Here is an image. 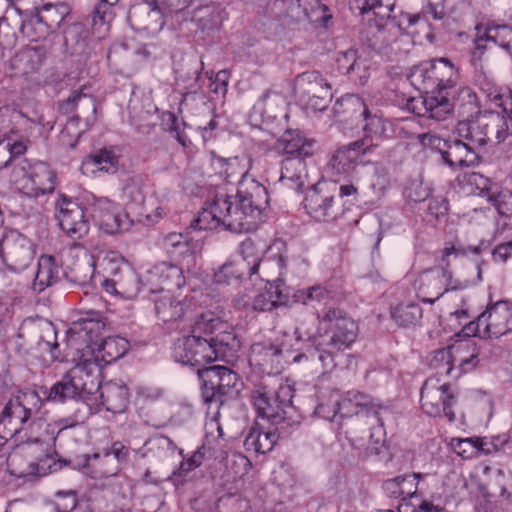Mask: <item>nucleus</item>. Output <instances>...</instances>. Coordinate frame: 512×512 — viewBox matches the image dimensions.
Returning <instances> with one entry per match:
<instances>
[{"label":"nucleus","instance_id":"f257e3e1","mask_svg":"<svg viewBox=\"0 0 512 512\" xmlns=\"http://www.w3.org/2000/svg\"><path fill=\"white\" fill-rule=\"evenodd\" d=\"M221 173L227 182L238 180L235 196L217 191L207 200L191 227L200 230L222 228L233 233L256 229L262 212L269 204L267 189L248 176L251 160L239 157L218 160Z\"/></svg>","mask_w":512,"mask_h":512},{"label":"nucleus","instance_id":"f03ea898","mask_svg":"<svg viewBox=\"0 0 512 512\" xmlns=\"http://www.w3.org/2000/svg\"><path fill=\"white\" fill-rule=\"evenodd\" d=\"M48 399L54 402L78 399L90 408L97 406L100 399L107 411L122 413L129 403V391L123 383L108 382L101 385L96 365L85 361L71 368L51 387Z\"/></svg>","mask_w":512,"mask_h":512},{"label":"nucleus","instance_id":"7ed1b4c3","mask_svg":"<svg viewBox=\"0 0 512 512\" xmlns=\"http://www.w3.org/2000/svg\"><path fill=\"white\" fill-rule=\"evenodd\" d=\"M411 85L422 96L413 105L420 117L443 119L450 111V90L459 80V72L446 58L422 62L414 66L408 76Z\"/></svg>","mask_w":512,"mask_h":512},{"label":"nucleus","instance_id":"20e7f679","mask_svg":"<svg viewBox=\"0 0 512 512\" xmlns=\"http://www.w3.org/2000/svg\"><path fill=\"white\" fill-rule=\"evenodd\" d=\"M42 401L35 391L20 392L10 398L0 414V438L4 441L16 437L20 442L46 441V422L38 417Z\"/></svg>","mask_w":512,"mask_h":512},{"label":"nucleus","instance_id":"39448f33","mask_svg":"<svg viewBox=\"0 0 512 512\" xmlns=\"http://www.w3.org/2000/svg\"><path fill=\"white\" fill-rule=\"evenodd\" d=\"M104 326L102 321L92 318L74 322L67 332V347L70 352L83 355L85 351L97 350L107 364L123 357L129 349V342L118 336L102 339Z\"/></svg>","mask_w":512,"mask_h":512},{"label":"nucleus","instance_id":"423d86ee","mask_svg":"<svg viewBox=\"0 0 512 512\" xmlns=\"http://www.w3.org/2000/svg\"><path fill=\"white\" fill-rule=\"evenodd\" d=\"M317 332L313 342L328 346L332 351H344L351 347L358 336V324L345 311L330 307L317 314Z\"/></svg>","mask_w":512,"mask_h":512},{"label":"nucleus","instance_id":"0eeeda50","mask_svg":"<svg viewBox=\"0 0 512 512\" xmlns=\"http://www.w3.org/2000/svg\"><path fill=\"white\" fill-rule=\"evenodd\" d=\"M140 284L150 293H165L184 286L185 278L180 267L168 262H161L147 270L141 278L130 272L119 282L123 293L129 298L136 296L141 291Z\"/></svg>","mask_w":512,"mask_h":512},{"label":"nucleus","instance_id":"6e6552de","mask_svg":"<svg viewBox=\"0 0 512 512\" xmlns=\"http://www.w3.org/2000/svg\"><path fill=\"white\" fill-rule=\"evenodd\" d=\"M395 0H351L353 9L361 15H368L367 25L360 32V39L374 51H381L388 45L385 29L390 30L389 18Z\"/></svg>","mask_w":512,"mask_h":512},{"label":"nucleus","instance_id":"1a4fd4ad","mask_svg":"<svg viewBox=\"0 0 512 512\" xmlns=\"http://www.w3.org/2000/svg\"><path fill=\"white\" fill-rule=\"evenodd\" d=\"M10 182L27 196L38 198L54 192L56 173L45 162L22 159L14 164Z\"/></svg>","mask_w":512,"mask_h":512},{"label":"nucleus","instance_id":"9d476101","mask_svg":"<svg viewBox=\"0 0 512 512\" xmlns=\"http://www.w3.org/2000/svg\"><path fill=\"white\" fill-rule=\"evenodd\" d=\"M197 373L202 381V398L206 404L219 407L226 398L236 397L243 386L238 374L226 366L198 368Z\"/></svg>","mask_w":512,"mask_h":512},{"label":"nucleus","instance_id":"9b49d317","mask_svg":"<svg viewBox=\"0 0 512 512\" xmlns=\"http://www.w3.org/2000/svg\"><path fill=\"white\" fill-rule=\"evenodd\" d=\"M337 113L353 114L358 113L363 117L365 122L363 126L364 137L361 140L366 141L367 151L371 146H377L380 141L385 139L388 135L389 122L383 115L375 110L369 109L360 97L347 94L337 100L335 104Z\"/></svg>","mask_w":512,"mask_h":512},{"label":"nucleus","instance_id":"f8f14e48","mask_svg":"<svg viewBox=\"0 0 512 512\" xmlns=\"http://www.w3.org/2000/svg\"><path fill=\"white\" fill-rule=\"evenodd\" d=\"M292 397V390L287 385H281L275 391L266 385L259 386L251 393L257 417L276 426L284 424L291 409Z\"/></svg>","mask_w":512,"mask_h":512},{"label":"nucleus","instance_id":"ddd939ff","mask_svg":"<svg viewBox=\"0 0 512 512\" xmlns=\"http://www.w3.org/2000/svg\"><path fill=\"white\" fill-rule=\"evenodd\" d=\"M421 408L431 417H445L455 420L453 407L457 403L456 390L448 383H440L438 378L427 379L421 388Z\"/></svg>","mask_w":512,"mask_h":512},{"label":"nucleus","instance_id":"4468645a","mask_svg":"<svg viewBox=\"0 0 512 512\" xmlns=\"http://www.w3.org/2000/svg\"><path fill=\"white\" fill-rule=\"evenodd\" d=\"M69 12V7L64 3L45 4L36 16L22 21L19 30L31 41H39L50 31L59 28Z\"/></svg>","mask_w":512,"mask_h":512},{"label":"nucleus","instance_id":"2eb2a0df","mask_svg":"<svg viewBox=\"0 0 512 512\" xmlns=\"http://www.w3.org/2000/svg\"><path fill=\"white\" fill-rule=\"evenodd\" d=\"M512 331V303L501 300L491 304L476 320V334L499 338Z\"/></svg>","mask_w":512,"mask_h":512},{"label":"nucleus","instance_id":"dca6fc26","mask_svg":"<svg viewBox=\"0 0 512 512\" xmlns=\"http://www.w3.org/2000/svg\"><path fill=\"white\" fill-rule=\"evenodd\" d=\"M210 337L189 334L177 340L173 358L184 365L203 366L215 361Z\"/></svg>","mask_w":512,"mask_h":512},{"label":"nucleus","instance_id":"f3484780","mask_svg":"<svg viewBox=\"0 0 512 512\" xmlns=\"http://www.w3.org/2000/svg\"><path fill=\"white\" fill-rule=\"evenodd\" d=\"M56 218L60 228L71 238L80 239L89 231V219L77 201L60 195L55 202Z\"/></svg>","mask_w":512,"mask_h":512},{"label":"nucleus","instance_id":"a211bd4d","mask_svg":"<svg viewBox=\"0 0 512 512\" xmlns=\"http://www.w3.org/2000/svg\"><path fill=\"white\" fill-rule=\"evenodd\" d=\"M30 354L38 358L45 366H49L60 358L57 332L51 322L36 324L30 334Z\"/></svg>","mask_w":512,"mask_h":512},{"label":"nucleus","instance_id":"6ab92c4d","mask_svg":"<svg viewBox=\"0 0 512 512\" xmlns=\"http://www.w3.org/2000/svg\"><path fill=\"white\" fill-rule=\"evenodd\" d=\"M342 417H350L356 415L358 417H366L370 420L371 426L375 429L370 434L373 439L375 434L382 433V420L379 416L381 406L373 401V399L361 392H348L347 396L341 398Z\"/></svg>","mask_w":512,"mask_h":512},{"label":"nucleus","instance_id":"aec40b11","mask_svg":"<svg viewBox=\"0 0 512 512\" xmlns=\"http://www.w3.org/2000/svg\"><path fill=\"white\" fill-rule=\"evenodd\" d=\"M59 110L63 114L76 113L66 123V130L76 126L82 118L86 128L92 126L96 120L97 102L96 99L82 90H75L69 98L59 105Z\"/></svg>","mask_w":512,"mask_h":512},{"label":"nucleus","instance_id":"412c9836","mask_svg":"<svg viewBox=\"0 0 512 512\" xmlns=\"http://www.w3.org/2000/svg\"><path fill=\"white\" fill-rule=\"evenodd\" d=\"M365 145V140H357L338 148L328 163L332 176L350 175L356 168L360 157L367 152Z\"/></svg>","mask_w":512,"mask_h":512},{"label":"nucleus","instance_id":"4be33fe9","mask_svg":"<svg viewBox=\"0 0 512 512\" xmlns=\"http://www.w3.org/2000/svg\"><path fill=\"white\" fill-rule=\"evenodd\" d=\"M451 277L447 269L433 268L423 271L418 279V294L423 303L434 304L445 292L448 279Z\"/></svg>","mask_w":512,"mask_h":512},{"label":"nucleus","instance_id":"5701e85b","mask_svg":"<svg viewBox=\"0 0 512 512\" xmlns=\"http://www.w3.org/2000/svg\"><path fill=\"white\" fill-rule=\"evenodd\" d=\"M294 91L301 100L315 97L326 100L332 99V88L327 79L319 71H306L294 80Z\"/></svg>","mask_w":512,"mask_h":512},{"label":"nucleus","instance_id":"b1692460","mask_svg":"<svg viewBox=\"0 0 512 512\" xmlns=\"http://www.w3.org/2000/svg\"><path fill=\"white\" fill-rule=\"evenodd\" d=\"M127 19L134 30L152 34L159 32L165 24L161 10L149 3L133 5L128 11Z\"/></svg>","mask_w":512,"mask_h":512},{"label":"nucleus","instance_id":"393cba45","mask_svg":"<svg viewBox=\"0 0 512 512\" xmlns=\"http://www.w3.org/2000/svg\"><path fill=\"white\" fill-rule=\"evenodd\" d=\"M334 195L322 192L320 189L310 191L304 200L307 213L319 222H330L338 215V208L334 204Z\"/></svg>","mask_w":512,"mask_h":512},{"label":"nucleus","instance_id":"a878e982","mask_svg":"<svg viewBox=\"0 0 512 512\" xmlns=\"http://www.w3.org/2000/svg\"><path fill=\"white\" fill-rule=\"evenodd\" d=\"M288 303L289 296L285 284L279 280L268 281L264 289L259 291L251 301V309L257 312H267L280 306H286Z\"/></svg>","mask_w":512,"mask_h":512},{"label":"nucleus","instance_id":"bb28decb","mask_svg":"<svg viewBox=\"0 0 512 512\" xmlns=\"http://www.w3.org/2000/svg\"><path fill=\"white\" fill-rule=\"evenodd\" d=\"M450 351L456 366L455 371H457L454 377L472 371L480 362L481 348L474 340L469 339L453 344L450 346Z\"/></svg>","mask_w":512,"mask_h":512},{"label":"nucleus","instance_id":"cd10ccee","mask_svg":"<svg viewBox=\"0 0 512 512\" xmlns=\"http://www.w3.org/2000/svg\"><path fill=\"white\" fill-rule=\"evenodd\" d=\"M314 141L307 140L300 132L287 130L273 145V150L285 157L311 156L313 154Z\"/></svg>","mask_w":512,"mask_h":512},{"label":"nucleus","instance_id":"c85d7f7f","mask_svg":"<svg viewBox=\"0 0 512 512\" xmlns=\"http://www.w3.org/2000/svg\"><path fill=\"white\" fill-rule=\"evenodd\" d=\"M281 354V349L272 343H255L251 346L249 361L268 374L275 373L280 369Z\"/></svg>","mask_w":512,"mask_h":512},{"label":"nucleus","instance_id":"c756f323","mask_svg":"<svg viewBox=\"0 0 512 512\" xmlns=\"http://www.w3.org/2000/svg\"><path fill=\"white\" fill-rule=\"evenodd\" d=\"M442 160L451 168L469 167L477 162L478 154L471 144L458 138L449 142Z\"/></svg>","mask_w":512,"mask_h":512},{"label":"nucleus","instance_id":"7c9ffc66","mask_svg":"<svg viewBox=\"0 0 512 512\" xmlns=\"http://www.w3.org/2000/svg\"><path fill=\"white\" fill-rule=\"evenodd\" d=\"M307 156H288L282 160L280 182L290 188L300 191L306 181V163Z\"/></svg>","mask_w":512,"mask_h":512},{"label":"nucleus","instance_id":"2f4dec72","mask_svg":"<svg viewBox=\"0 0 512 512\" xmlns=\"http://www.w3.org/2000/svg\"><path fill=\"white\" fill-rule=\"evenodd\" d=\"M61 269L56 264L55 258L50 255H42L38 260V268L32 283V289L36 293L43 292L60 280Z\"/></svg>","mask_w":512,"mask_h":512},{"label":"nucleus","instance_id":"473e14b6","mask_svg":"<svg viewBox=\"0 0 512 512\" xmlns=\"http://www.w3.org/2000/svg\"><path fill=\"white\" fill-rule=\"evenodd\" d=\"M277 439L275 430L265 429L262 424L256 422L244 440V447L247 451L265 454L273 449Z\"/></svg>","mask_w":512,"mask_h":512},{"label":"nucleus","instance_id":"72a5a7b5","mask_svg":"<svg viewBox=\"0 0 512 512\" xmlns=\"http://www.w3.org/2000/svg\"><path fill=\"white\" fill-rule=\"evenodd\" d=\"M451 109L449 113L440 121L448 119L454 111H457L459 117L464 119L480 113L477 95L470 87H461L453 95V101L450 100Z\"/></svg>","mask_w":512,"mask_h":512},{"label":"nucleus","instance_id":"f704fd0d","mask_svg":"<svg viewBox=\"0 0 512 512\" xmlns=\"http://www.w3.org/2000/svg\"><path fill=\"white\" fill-rule=\"evenodd\" d=\"M188 303L185 299L175 298L171 292L163 293L155 300V312L164 323L176 321L185 314L188 309Z\"/></svg>","mask_w":512,"mask_h":512},{"label":"nucleus","instance_id":"c9c22d12","mask_svg":"<svg viewBox=\"0 0 512 512\" xmlns=\"http://www.w3.org/2000/svg\"><path fill=\"white\" fill-rule=\"evenodd\" d=\"M253 275L247 264L233 258L218 268L214 273V280L217 284L239 285L244 279L251 278Z\"/></svg>","mask_w":512,"mask_h":512},{"label":"nucleus","instance_id":"e433bc0d","mask_svg":"<svg viewBox=\"0 0 512 512\" xmlns=\"http://www.w3.org/2000/svg\"><path fill=\"white\" fill-rule=\"evenodd\" d=\"M506 117L508 116L505 113L494 111H485L482 114L484 131L489 138L488 144L498 145L506 140L509 130Z\"/></svg>","mask_w":512,"mask_h":512},{"label":"nucleus","instance_id":"4c0bfd02","mask_svg":"<svg viewBox=\"0 0 512 512\" xmlns=\"http://www.w3.org/2000/svg\"><path fill=\"white\" fill-rule=\"evenodd\" d=\"M456 133L459 138L471 144L475 150L477 147L488 144L489 138L484 131L482 114L478 115L474 120L467 118L459 121L456 127Z\"/></svg>","mask_w":512,"mask_h":512},{"label":"nucleus","instance_id":"58836bf2","mask_svg":"<svg viewBox=\"0 0 512 512\" xmlns=\"http://www.w3.org/2000/svg\"><path fill=\"white\" fill-rule=\"evenodd\" d=\"M47 56L44 46H27L22 48L13 58V66L23 73L38 70Z\"/></svg>","mask_w":512,"mask_h":512},{"label":"nucleus","instance_id":"ea45409f","mask_svg":"<svg viewBox=\"0 0 512 512\" xmlns=\"http://www.w3.org/2000/svg\"><path fill=\"white\" fill-rule=\"evenodd\" d=\"M192 21L197 24L202 32L209 35L220 28L222 24V10L215 3L200 6L194 10Z\"/></svg>","mask_w":512,"mask_h":512},{"label":"nucleus","instance_id":"a19ab883","mask_svg":"<svg viewBox=\"0 0 512 512\" xmlns=\"http://www.w3.org/2000/svg\"><path fill=\"white\" fill-rule=\"evenodd\" d=\"M119 0H98L92 15V29L94 33L103 37L109 30L111 21L113 20L114 6Z\"/></svg>","mask_w":512,"mask_h":512},{"label":"nucleus","instance_id":"79ce46f5","mask_svg":"<svg viewBox=\"0 0 512 512\" xmlns=\"http://www.w3.org/2000/svg\"><path fill=\"white\" fill-rule=\"evenodd\" d=\"M88 468H92V478L101 479L115 476L120 470L117 467V461L102 450L93 455L86 456V464Z\"/></svg>","mask_w":512,"mask_h":512},{"label":"nucleus","instance_id":"37998d69","mask_svg":"<svg viewBox=\"0 0 512 512\" xmlns=\"http://www.w3.org/2000/svg\"><path fill=\"white\" fill-rule=\"evenodd\" d=\"M95 266L91 259H77L64 272L65 277L72 283L85 286L95 283Z\"/></svg>","mask_w":512,"mask_h":512},{"label":"nucleus","instance_id":"c03bdc74","mask_svg":"<svg viewBox=\"0 0 512 512\" xmlns=\"http://www.w3.org/2000/svg\"><path fill=\"white\" fill-rule=\"evenodd\" d=\"M98 224L105 233L116 234L129 230L132 226V220L117 205L116 209L111 214L104 215Z\"/></svg>","mask_w":512,"mask_h":512},{"label":"nucleus","instance_id":"a18cd8bd","mask_svg":"<svg viewBox=\"0 0 512 512\" xmlns=\"http://www.w3.org/2000/svg\"><path fill=\"white\" fill-rule=\"evenodd\" d=\"M262 254V250L257 247L256 243L251 238H246L239 244L235 259L247 264L255 275L261 264Z\"/></svg>","mask_w":512,"mask_h":512},{"label":"nucleus","instance_id":"49530a36","mask_svg":"<svg viewBox=\"0 0 512 512\" xmlns=\"http://www.w3.org/2000/svg\"><path fill=\"white\" fill-rule=\"evenodd\" d=\"M223 327H226V322L222 321L214 313L206 312L196 318L190 334L209 338L213 337L218 329Z\"/></svg>","mask_w":512,"mask_h":512},{"label":"nucleus","instance_id":"de8ad7c7","mask_svg":"<svg viewBox=\"0 0 512 512\" xmlns=\"http://www.w3.org/2000/svg\"><path fill=\"white\" fill-rule=\"evenodd\" d=\"M337 64L338 69L345 74L356 72L361 80L368 78L367 67L358 58L357 50L355 49L341 52L337 58Z\"/></svg>","mask_w":512,"mask_h":512},{"label":"nucleus","instance_id":"09e8293b","mask_svg":"<svg viewBox=\"0 0 512 512\" xmlns=\"http://www.w3.org/2000/svg\"><path fill=\"white\" fill-rule=\"evenodd\" d=\"M391 316L400 326L416 325L422 319V308L416 303L400 304L392 310Z\"/></svg>","mask_w":512,"mask_h":512},{"label":"nucleus","instance_id":"8fccbe9b","mask_svg":"<svg viewBox=\"0 0 512 512\" xmlns=\"http://www.w3.org/2000/svg\"><path fill=\"white\" fill-rule=\"evenodd\" d=\"M86 211L92 219L99 223L106 214H111L117 204L107 197L88 194L85 196Z\"/></svg>","mask_w":512,"mask_h":512},{"label":"nucleus","instance_id":"3c124183","mask_svg":"<svg viewBox=\"0 0 512 512\" xmlns=\"http://www.w3.org/2000/svg\"><path fill=\"white\" fill-rule=\"evenodd\" d=\"M94 165L98 170L106 173H115L119 167L118 156L110 149L104 148L88 156L84 165Z\"/></svg>","mask_w":512,"mask_h":512},{"label":"nucleus","instance_id":"603ef678","mask_svg":"<svg viewBox=\"0 0 512 512\" xmlns=\"http://www.w3.org/2000/svg\"><path fill=\"white\" fill-rule=\"evenodd\" d=\"M318 417L332 421L337 414L342 416L341 396L338 391L332 390L327 397L322 399L314 412Z\"/></svg>","mask_w":512,"mask_h":512},{"label":"nucleus","instance_id":"864d4df0","mask_svg":"<svg viewBox=\"0 0 512 512\" xmlns=\"http://www.w3.org/2000/svg\"><path fill=\"white\" fill-rule=\"evenodd\" d=\"M294 298L296 302L304 305H311L315 302L325 304L332 298V292L321 285H316L307 289L298 290L294 294Z\"/></svg>","mask_w":512,"mask_h":512},{"label":"nucleus","instance_id":"5fc2aeb1","mask_svg":"<svg viewBox=\"0 0 512 512\" xmlns=\"http://www.w3.org/2000/svg\"><path fill=\"white\" fill-rule=\"evenodd\" d=\"M33 260V253L27 246L15 247L9 254V262L6 269L13 273H20L25 270Z\"/></svg>","mask_w":512,"mask_h":512},{"label":"nucleus","instance_id":"6e6d98bb","mask_svg":"<svg viewBox=\"0 0 512 512\" xmlns=\"http://www.w3.org/2000/svg\"><path fill=\"white\" fill-rule=\"evenodd\" d=\"M430 366L437 371L438 375H453L456 366L452 360L450 346L435 351L430 361Z\"/></svg>","mask_w":512,"mask_h":512},{"label":"nucleus","instance_id":"4d7b16f0","mask_svg":"<svg viewBox=\"0 0 512 512\" xmlns=\"http://www.w3.org/2000/svg\"><path fill=\"white\" fill-rule=\"evenodd\" d=\"M251 468L250 460L239 452L229 453L226 457V469L233 474L234 479L245 476Z\"/></svg>","mask_w":512,"mask_h":512},{"label":"nucleus","instance_id":"13d9d810","mask_svg":"<svg viewBox=\"0 0 512 512\" xmlns=\"http://www.w3.org/2000/svg\"><path fill=\"white\" fill-rule=\"evenodd\" d=\"M123 197L134 204L140 205L145 201L144 184L139 178H128L122 189Z\"/></svg>","mask_w":512,"mask_h":512},{"label":"nucleus","instance_id":"bf43d9fd","mask_svg":"<svg viewBox=\"0 0 512 512\" xmlns=\"http://www.w3.org/2000/svg\"><path fill=\"white\" fill-rule=\"evenodd\" d=\"M315 349L310 352L312 361H319L324 371H329L335 367V355L339 351H332L328 346L319 345L314 342Z\"/></svg>","mask_w":512,"mask_h":512},{"label":"nucleus","instance_id":"052dcab7","mask_svg":"<svg viewBox=\"0 0 512 512\" xmlns=\"http://www.w3.org/2000/svg\"><path fill=\"white\" fill-rule=\"evenodd\" d=\"M211 343L215 355V361L223 360L225 362H230L232 359L235 358L237 352L241 347L240 341H232L230 343L211 341Z\"/></svg>","mask_w":512,"mask_h":512},{"label":"nucleus","instance_id":"680f3d73","mask_svg":"<svg viewBox=\"0 0 512 512\" xmlns=\"http://www.w3.org/2000/svg\"><path fill=\"white\" fill-rule=\"evenodd\" d=\"M163 245L167 252L182 255L189 251V244L181 233H169L163 239Z\"/></svg>","mask_w":512,"mask_h":512},{"label":"nucleus","instance_id":"e2e57ef3","mask_svg":"<svg viewBox=\"0 0 512 512\" xmlns=\"http://www.w3.org/2000/svg\"><path fill=\"white\" fill-rule=\"evenodd\" d=\"M77 503L75 491H58L55 494L53 508L55 512H72L76 508Z\"/></svg>","mask_w":512,"mask_h":512},{"label":"nucleus","instance_id":"0e129e2a","mask_svg":"<svg viewBox=\"0 0 512 512\" xmlns=\"http://www.w3.org/2000/svg\"><path fill=\"white\" fill-rule=\"evenodd\" d=\"M207 452L208 448H206L204 445L199 447L188 459L181 462L178 475L186 476L190 471H193L194 469L201 466Z\"/></svg>","mask_w":512,"mask_h":512},{"label":"nucleus","instance_id":"69168bd1","mask_svg":"<svg viewBox=\"0 0 512 512\" xmlns=\"http://www.w3.org/2000/svg\"><path fill=\"white\" fill-rule=\"evenodd\" d=\"M401 490H403V500L410 499L417 494L418 482L424 477L423 474L413 472L411 474L399 475Z\"/></svg>","mask_w":512,"mask_h":512},{"label":"nucleus","instance_id":"338daca9","mask_svg":"<svg viewBox=\"0 0 512 512\" xmlns=\"http://www.w3.org/2000/svg\"><path fill=\"white\" fill-rule=\"evenodd\" d=\"M417 139L423 147L438 151L441 158H443L444 150H446L450 142L431 132L418 134Z\"/></svg>","mask_w":512,"mask_h":512},{"label":"nucleus","instance_id":"774afa93","mask_svg":"<svg viewBox=\"0 0 512 512\" xmlns=\"http://www.w3.org/2000/svg\"><path fill=\"white\" fill-rule=\"evenodd\" d=\"M507 198H512V195L508 192H492L487 197L488 201L496 208L501 216H509L512 213V203L510 204Z\"/></svg>","mask_w":512,"mask_h":512}]
</instances>
